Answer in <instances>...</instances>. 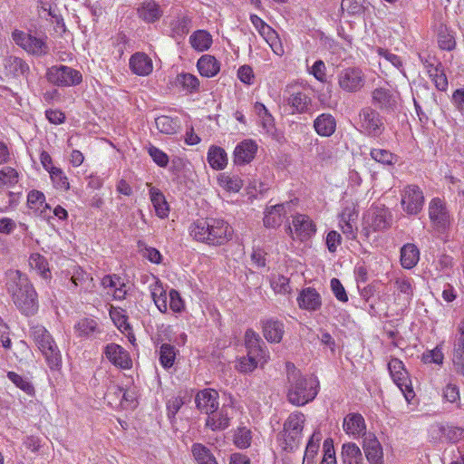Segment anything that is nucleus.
Segmentation results:
<instances>
[{
    "mask_svg": "<svg viewBox=\"0 0 464 464\" xmlns=\"http://www.w3.org/2000/svg\"><path fill=\"white\" fill-rule=\"evenodd\" d=\"M6 286L14 305L22 314L33 316L38 312V295L25 274L19 270L9 271Z\"/></svg>",
    "mask_w": 464,
    "mask_h": 464,
    "instance_id": "obj_1",
    "label": "nucleus"
},
{
    "mask_svg": "<svg viewBox=\"0 0 464 464\" xmlns=\"http://www.w3.org/2000/svg\"><path fill=\"white\" fill-rule=\"evenodd\" d=\"M287 400L295 406H304L317 395L319 382L313 376L304 375L293 362L285 363Z\"/></svg>",
    "mask_w": 464,
    "mask_h": 464,
    "instance_id": "obj_2",
    "label": "nucleus"
},
{
    "mask_svg": "<svg viewBox=\"0 0 464 464\" xmlns=\"http://www.w3.org/2000/svg\"><path fill=\"white\" fill-rule=\"evenodd\" d=\"M232 227L221 218H207L194 221L189 235L196 241L209 246H222L232 238Z\"/></svg>",
    "mask_w": 464,
    "mask_h": 464,
    "instance_id": "obj_3",
    "label": "nucleus"
},
{
    "mask_svg": "<svg viewBox=\"0 0 464 464\" xmlns=\"http://www.w3.org/2000/svg\"><path fill=\"white\" fill-rule=\"evenodd\" d=\"M245 345L247 354L238 359L236 368L240 372L247 373L253 372L258 364L262 366L266 363L269 355L266 343L252 329H247L245 333Z\"/></svg>",
    "mask_w": 464,
    "mask_h": 464,
    "instance_id": "obj_4",
    "label": "nucleus"
},
{
    "mask_svg": "<svg viewBox=\"0 0 464 464\" xmlns=\"http://www.w3.org/2000/svg\"><path fill=\"white\" fill-rule=\"evenodd\" d=\"M30 336L42 352L51 369L61 365L62 355L50 333L42 325H34L30 329Z\"/></svg>",
    "mask_w": 464,
    "mask_h": 464,
    "instance_id": "obj_5",
    "label": "nucleus"
},
{
    "mask_svg": "<svg viewBox=\"0 0 464 464\" xmlns=\"http://www.w3.org/2000/svg\"><path fill=\"white\" fill-rule=\"evenodd\" d=\"M46 80L58 87H70L80 84L82 75L80 71L67 65H53L47 69Z\"/></svg>",
    "mask_w": 464,
    "mask_h": 464,
    "instance_id": "obj_6",
    "label": "nucleus"
},
{
    "mask_svg": "<svg viewBox=\"0 0 464 464\" xmlns=\"http://www.w3.org/2000/svg\"><path fill=\"white\" fill-rule=\"evenodd\" d=\"M359 120V125L367 136L380 137L385 130L382 117L371 107H365L360 111Z\"/></svg>",
    "mask_w": 464,
    "mask_h": 464,
    "instance_id": "obj_7",
    "label": "nucleus"
},
{
    "mask_svg": "<svg viewBox=\"0 0 464 464\" xmlns=\"http://www.w3.org/2000/svg\"><path fill=\"white\" fill-rule=\"evenodd\" d=\"M401 205L407 215H418L424 205V195L417 185L406 186L401 193Z\"/></svg>",
    "mask_w": 464,
    "mask_h": 464,
    "instance_id": "obj_8",
    "label": "nucleus"
},
{
    "mask_svg": "<svg viewBox=\"0 0 464 464\" xmlns=\"http://www.w3.org/2000/svg\"><path fill=\"white\" fill-rule=\"evenodd\" d=\"M304 415L296 411L291 413L284 424L285 430V449L294 450L297 447L301 433L304 429Z\"/></svg>",
    "mask_w": 464,
    "mask_h": 464,
    "instance_id": "obj_9",
    "label": "nucleus"
},
{
    "mask_svg": "<svg viewBox=\"0 0 464 464\" xmlns=\"http://www.w3.org/2000/svg\"><path fill=\"white\" fill-rule=\"evenodd\" d=\"M13 40L28 53L43 56L49 53V47L45 41L32 34L15 30L13 32Z\"/></svg>",
    "mask_w": 464,
    "mask_h": 464,
    "instance_id": "obj_10",
    "label": "nucleus"
},
{
    "mask_svg": "<svg viewBox=\"0 0 464 464\" xmlns=\"http://www.w3.org/2000/svg\"><path fill=\"white\" fill-rule=\"evenodd\" d=\"M338 84L344 92H357L364 86L365 77L361 69L348 67L338 73Z\"/></svg>",
    "mask_w": 464,
    "mask_h": 464,
    "instance_id": "obj_11",
    "label": "nucleus"
},
{
    "mask_svg": "<svg viewBox=\"0 0 464 464\" xmlns=\"http://www.w3.org/2000/svg\"><path fill=\"white\" fill-rule=\"evenodd\" d=\"M392 216L385 207H372L364 216V223L372 231H383L392 226Z\"/></svg>",
    "mask_w": 464,
    "mask_h": 464,
    "instance_id": "obj_12",
    "label": "nucleus"
},
{
    "mask_svg": "<svg viewBox=\"0 0 464 464\" xmlns=\"http://www.w3.org/2000/svg\"><path fill=\"white\" fill-rule=\"evenodd\" d=\"M429 216L434 227L440 232H444L450 224V214L446 205L439 198H434L430 202Z\"/></svg>",
    "mask_w": 464,
    "mask_h": 464,
    "instance_id": "obj_13",
    "label": "nucleus"
},
{
    "mask_svg": "<svg viewBox=\"0 0 464 464\" xmlns=\"http://www.w3.org/2000/svg\"><path fill=\"white\" fill-rule=\"evenodd\" d=\"M219 394L218 391L210 388L198 391L195 396L197 409L204 414H211L219 407Z\"/></svg>",
    "mask_w": 464,
    "mask_h": 464,
    "instance_id": "obj_14",
    "label": "nucleus"
},
{
    "mask_svg": "<svg viewBox=\"0 0 464 464\" xmlns=\"http://www.w3.org/2000/svg\"><path fill=\"white\" fill-rule=\"evenodd\" d=\"M233 409L223 405L220 409L216 410L211 414H208L205 421V427L212 431L224 430L230 425Z\"/></svg>",
    "mask_w": 464,
    "mask_h": 464,
    "instance_id": "obj_15",
    "label": "nucleus"
},
{
    "mask_svg": "<svg viewBox=\"0 0 464 464\" xmlns=\"http://www.w3.org/2000/svg\"><path fill=\"white\" fill-rule=\"evenodd\" d=\"M372 103L382 111H392L397 104V95L390 89L376 88L372 92Z\"/></svg>",
    "mask_w": 464,
    "mask_h": 464,
    "instance_id": "obj_16",
    "label": "nucleus"
},
{
    "mask_svg": "<svg viewBox=\"0 0 464 464\" xmlns=\"http://www.w3.org/2000/svg\"><path fill=\"white\" fill-rule=\"evenodd\" d=\"M453 370L464 368V318L457 326L452 350Z\"/></svg>",
    "mask_w": 464,
    "mask_h": 464,
    "instance_id": "obj_17",
    "label": "nucleus"
},
{
    "mask_svg": "<svg viewBox=\"0 0 464 464\" xmlns=\"http://www.w3.org/2000/svg\"><path fill=\"white\" fill-rule=\"evenodd\" d=\"M362 448L370 464H383L382 448L374 435L368 434L364 437Z\"/></svg>",
    "mask_w": 464,
    "mask_h": 464,
    "instance_id": "obj_18",
    "label": "nucleus"
},
{
    "mask_svg": "<svg viewBox=\"0 0 464 464\" xmlns=\"http://www.w3.org/2000/svg\"><path fill=\"white\" fill-rule=\"evenodd\" d=\"M106 358L114 365L122 369L131 367V360L129 353L119 344L110 343L104 349Z\"/></svg>",
    "mask_w": 464,
    "mask_h": 464,
    "instance_id": "obj_19",
    "label": "nucleus"
},
{
    "mask_svg": "<svg viewBox=\"0 0 464 464\" xmlns=\"http://www.w3.org/2000/svg\"><path fill=\"white\" fill-rule=\"evenodd\" d=\"M297 303L301 309L314 312L321 308L322 298L314 288L306 287L300 292L297 297Z\"/></svg>",
    "mask_w": 464,
    "mask_h": 464,
    "instance_id": "obj_20",
    "label": "nucleus"
},
{
    "mask_svg": "<svg viewBox=\"0 0 464 464\" xmlns=\"http://www.w3.org/2000/svg\"><path fill=\"white\" fill-rule=\"evenodd\" d=\"M257 150V145L251 140H246L237 144L234 150V162L237 165H244L249 163L254 158Z\"/></svg>",
    "mask_w": 464,
    "mask_h": 464,
    "instance_id": "obj_21",
    "label": "nucleus"
},
{
    "mask_svg": "<svg viewBox=\"0 0 464 464\" xmlns=\"http://www.w3.org/2000/svg\"><path fill=\"white\" fill-rule=\"evenodd\" d=\"M292 223L296 237L301 240L307 239L315 233V225L306 215L296 214L293 217Z\"/></svg>",
    "mask_w": 464,
    "mask_h": 464,
    "instance_id": "obj_22",
    "label": "nucleus"
},
{
    "mask_svg": "<svg viewBox=\"0 0 464 464\" xmlns=\"http://www.w3.org/2000/svg\"><path fill=\"white\" fill-rule=\"evenodd\" d=\"M131 72L140 76H147L153 70L152 60L144 53H135L130 58Z\"/></svg>",
    "mask_w": 464,
    "mask_h": 464,
    "instance_id": "obj_23",
    "label": "nucleus"
},
{
    "mask_svg": "<svg viewBox=\"0 0 464 464\" xmlns=\"http://www.w3.org/2000/svg\"><path fill=\"white\" fill-rule=\"evenodd\" d=\"M138 16L145 23H155L163 15V10L154 0L143 2L137 9Z\"/></svg>",
    "mask_w": 464,
    "mask_h": 464,
    "instance_id": "obj_24",
    "label": "nucleus"
},
{
    "mask_svg": "<svg viewBox=\"0 0 464 464\" xmlns=\"http://www.w3.org/2000/svg\"><path fill=\"white\" fill-rule=\"evenodd\" d=\"M290 208V203L276 204L267 208L265 212L264 225L266 227H276L281 225L283 217L286 214V208Z\"/></svg>",
    "mask_w": 464,
    "mask_h": 464,
    "instance_id": "obj_25",
    "label": "nucleus"
},
{
    "mask_svg": "<svg viewBox=\"0 0 464 464\" xmlns=\"http://www.w3.org/2000/svg\"><path fill=\"white\" fill-rule=\"evenodd\" d=\"M286 103L292 108V113H305L312 103V99L304 92H290Z\"/></svg>",
    "mask_w": 464,
    "mask_h": 464,
    "instance_id": "obj_26",
    "label": "nucleus"
},
{
    "mask_svg": "<svg viewBox=\"0 0 464 464\" xmlns=\"http://www.w3.org/2000/svg\"><path fill=\"white\" fill-rule=\"evenodd\" d=\"M314 128L318 135L330 137L336 130L335 118L330 113H322L314 121Z\"/></svg>",
    "mask_w": 464,
    "mask_h": 464,
    "instance_id": "obj_27",
    "label": "nucleus"
},
{
    "mask_svg": "<svg viewBox=\"0 0 464 464\" xmlns=\"http://www.w3.org/2000/svg\"><path fill=\"white\" fill-rule=\"evenodd\" d=\"M5 69L7 75L13 77H27L30 72L28 63L22 58L16 56H9L5 60Z\"/></svg>",
    "mask_w": 464,
    "mask_h": 464,
    "instance_id": "obj_28",
    "label": "nucleus"
},
{
    "mask_svg": "<svg viewBox=\"0 0 464 464\" xmlns=\"http://www.w3.org/2000/svg\"><path fill=\"white\" fill-rule=\"evenodd\" d=\"M285 333L284 324L276 319H267L263 322V334L270 343H280Z\"/></svg>",
    "mask_w": 464,
    "mask_h": 464,
    "instance_id": "obj_29",
    "label": "nucleus"
},
{
    "mask_svg": "<svg viewBox=\"0 0 464 464\" xmlns=\"http://www.w3.org/2000/svg\"><path fill=\"white\" fill-rule=\"evenodd\" d=\"M78 337L93 338L102 333L98 322L93 318H82L74 325Z\"/></svg>",
    "mask_w": 464,
    "mask_h": 464,
    "instance_id": "obj_30",
    "label": "nucleus"
},
{
    "mask_svg": "<svg viewBox=\"0 0 464 464\" xmlns=\"http://www.w3.org/2000/svg\"><path fill=\"white\" fill-rule=\"evenodd\" d=\"M343 428L348 434L353 435H365V421L363 417L360 413H350L344 420Z\"/></svg>",
    "mask_w": 464,
    "mask_h": 464,
    "instance_id": "obj_31",
    "label": "nucleus"
},
{
    "mask_svg": "<svg viewBox=\"0 0 464 464\" xmlns=\"http://www.w3.org/2000/svg\"><path fill=\"white\" fill-rule=\"evenodd\" d=\"M150 198L156 215L160 218H167L169 212V208L164 194L159 188L150 187Z\"/></svg>",
    "mask_w": 464,
    "mask_h": 464,
    "instance_id": "obj_32",
    "label": "nucleus"
},
{
    "mask_svg": "<svg viewBox=\"0 0 464 464\" xmlns=\"http://www.w3.org/2000/svg\"><path fill=\"white\" fill-rule=\"evenodd\" d=\"M197 67L199 73L207 78L215 76L220 70L218 60L208 54H205L198 59Z\"/></svg>",
    "mask_w": 464,
    "mask_h": 464,
    "instance_id": "obj_33",
    "label": "nucleus"
},
{
    "mask_svg": "<svg viewBox=\"0 0 464 464\" xmlns=\"http://www.w3.org/2000/svg\"><path fill=\"white\" fill-rule=\"evenodd\" d=\"M420 260V251L414 244H406L401 249V264L403 268H413Z\"/></svg>",
    "mask_w": 464,
    "mask_h": 464,
    "instance_id": "obj_34",
    "label": "nucleus"
},
{
    "mask_svg": "<svg viewBox=\"0 0 464 464\" xmlns=\"http://www.w3.org/2000/svg\"><path fill=\"white\" fill-rule=\"evenodd\" d=\"M208 161L214 169H223L227 164V156L224 149L211 146L208 151Z\"/></svg>",
    "mask_w": 464,
    "mask_h": 464,
    "instance_id": "obj_35",
    "label": "nucleus"
},
{
    "mask_svg": "<svg viewBox=\"0 0 464 464\" xmlns=\"http://www.w3.org/2000/svg\"><path fill=\"white\" fill-rule=\"evenodd\" d=\"M189 43L195 50L204 52L212 44V36L206 30H197L189 36Z\"/></svg>",
    "mask_w": 464,
    "mask_h": 464,
    "instance_id": "obj_36",
    "label": "nucleus"
},
{
    "mask_svg": "<svg viewBox=\"0 0 464 464\" xmlns=\"http://www.w3.org/2000/svg\"><path fill=\"white\" fill-rule=\"evenodd\" d=\"M191 453L198 464H218L211 450L202 443H194L191 446Z\"/></svg>",
    "mask_w": 464,
    "mask_h": 464,
    "instance_id": "obj_37",
    "label": "nucleus"
},
{
    "mask_svg": "<svg viewBox=\"0 0 464 464\" xmlns=\"http://www.w3.org/2000/svg\"><path fill=\"white\" fill-rule=\"evenodd\" d=\"M155 124L157 129L163 134H175L180 127L178 117L172 118L167 115H161L156 118Z\"/></svg>",
    "mask_w": 464,
    "mask_h": 464,
    "instance_id": "obj_38",
    "label": "nucleus"
},
{
    "mask_svg": "<svg viewBox=\"0 0 464 464\" xmlns=\"http://www.w3.org/2000/svg\"><path fill=\"white\" fill-rule=\"evenodd\" d=\"M342 459L343 464H361L362 454L355 443H345L342 448Z\"/></svg>",
    "mask_w": 464,
    "mask_h": 464,
    "instance_id": "obj_39",
    "label": "nucleus"
},
{
    "mask_svg": "<svg viewBox=\"0 0 464 464\" xmlns=\"http://www.w3.org/2000/svg\"><path fill=\"white\" fill-rule=\"evenodd\" d=\"M429 76L439 91L447 90L448 79L441 63H438L435 68L429 69Z\"/></svg>",
    "mask_w": 464,
    "mask_h": 464,
    "instance_id": "obj_40",
    "label": "nucleus"
},
{
    "mask_svg": "<svg viewBox=\"0 0 464 464\" xmlns=\"http://www.w3.org/2000/svg\"><path fill=\"white\" fill-rule=\"evenodd\" d=\"M370 156L376 162L382 165L392 166L397 162L398 157L388 150L372 149Z\"/></svg>",
    "mask_w": 464,
    "mask_h": 464,
    "instance_id": "obj_41",
    "label": "nucleus"
},
{
    "mask_svg": "<svg viewBox=\"0 0 464 464\" xmlns=\"http://www.w3.org/2000/svg\"><path fill=\"white\" fill-rule=\"evenodd\" d=\"M191 20L188 16H182L170 23V29L173 37H183L188 34Z\"/></svg>",
    "mask_w": 464,
    "mask_h": 464,
    "instance_id": "obj_42",
    "label": "nucleus"
},
{
    "mask_svg": "<svg viewBox=\"0 0 464 464\" xmlns=\"http://www.w3.org/2000/svg\"><path fill=\"white\" fill-rule=\"evenodd\" d=\"M151 298L157 308L161 313L167 312V293L163 289V286L161 285L156 283V285L153 287L151 286Z\"/></svg>",
    "mask_w": 464,
    "mask_h": 464,
    "instance_id": "obj_43",
    "label": "nucleus"
},
{
    "mask_svg": "<svg viewBox=\"0 0 464 464\" xmlns=\"http://www.w3.org/2000/svg\"><path fill=\"white\" fill-rule=\"evenodd\" d=\"M438 44L440 49L451 51L456 47V41L447 27L440 26L438 32Z\"/></svg>",
    "mask_w": 464,
    "mask_h": 464,
    "instance_id": "obj_44",
    "label": "nucleus"
},
{
    "mask_svg": "<svg viewBox=\"0 0 464 464\" xmlns=\"http://www.w3.org/2000/svg\"><path fill=\"white\" fill-rule=\"evenodd\" d=\"M388 369L394 382L398 386H401L402 383H401V382L405 379V375L407 374L402 362L399 359H392L388 363Z\"/></svg>",
    "mask_w": 464,
    "mask_h": 464,
    "instance_id": "obj_45",
    "label": "nucleus"
},
{
    "mask_svg": "<svg viewBox=\"0 0 464 464\" xmlns=\"http://www.w3.org/2000/svg\"><path fill=\"white\" fill-rule=\"evenodd\" d=\"M175 358H176L175 347L169 343H163L160 349V364L165 369H169L173 365Z\"/></svg>",
    "mask_w": 464,
    "mask_h": 464,
    "instance_id": "obj_46",
    "label": "nucleus"
},
{
    "mask_svg": "<svg viewBox=\"0 0 464 464\" xmlns=\"http://www.w3.org/2000/svg\"><path fill=\"white\" fill-rule=\"evenodd\" d=\"M218 181L221 187L232 192H238L243 186L242 179L237 175L228 176L221 174L218 178Z\"/></svg>",
    "mask_w": 464,
    "mask_h": 464,
    "instance_id": "obj_47",
    "label": "nucleus"
},
{
    "mask_svg": "<svg viewBox=\"0 0 464 464\" xmlns=\"http://www.w3.org/2000/svg\"><path fill=\"white\" fill-rule=\"evenodd\" d=\"M7 377L17 388L21 389L26 394L33 395L34 393L33 384L26 378H24L14 372H8Z\"/></svg>",
    "mask_w": 464,
    "mask_h": 464,
    "instance_id": "obj_48",
    "label": "nucleus"
},
{
    "mask_svg": "<svg viewBox=\"0 0 464 464\" xmlns=\"http://www.w3.org/2000/svg\"><path fill=\"white\" fill-rule=\"evenodd\" d=\"M177 83L189 92H195L199 87V80L191 73H179L177 76Z\"/></svg>",
    "mask_w": 464,
    "mask_h": 464,
    "instance_id": "obj_49",
    "label": "nucleus"
},
{
    "mask_svg": "<svg viewBox=\"0 0 464 464\" xmlns=\"http://www.w3.org/2000/svg\"><path fill=\"white\" fill-rule=\"evenodd\" d=\"M30 265L33 268L38 271L43 278L46 279L50 276L48 262L42 255L33 254L31 256Z\"/></svg>",
    "mask_w": 464,
    "mask_h": 464,
    "instance_id": "obj_50",
    "label": "nucleus"
},
{
    "mask_svg": "<svg viewBox=\"0 0 464 464\" xmlns=\"http://www.w3.org/2000/svg\"><path fill=\"white\" fill-rule=\"evenodd\" d=\"M251 431L246 427L238 428L234 434V443L237 448L246 449L251 444Z\"/></svg>",
    "mask_w": 464,
    "mask_h": 464,
    "instance_id": "obj_51",
    "label": "nucleus"
},
{
    "mask_svg": "<svg viewBox=\"0 0 464 464\" xmlns=\"http://www.w3.org/2000/svg\"><path fill=\"white\" fill-rule=\"evenodd\" d=\"M394 285L397 290L405 295L407 299H411L413 295V281L407 276L396 278Z\"/></svg>",
    "mask_w": 464,
    "mask_h": 464,
    "instance_id": "obj_52",
    "label": "nucleus"
},
{
    "mask_svg": "<svg viewBox=\"0 0 464 464\" xmlns=\"http://www.w3.org/2000/svg\"><path fill=\"white\" fill-rule=\"evenodd\" d=\"M366 0H343L342 9L346 10L350 14H361L365 10Z\"/></svg>",
    "mask_w": 464,
    "mask_h": 464,
    "instance_id": "obj_53",
    "label": "nucleus"
},
{
    "mask_svg": "<svg viewBox=\"0 0 464 464\" xmlns=\"http://www.w3.org/2000/svg\"><path fill=\"white\" fill-rule=\"evenodd\" d=\"M18 172L12 167H5L0 170V187L14 186L18 182Z\"/></svg>",
    "mask_w": 464,
    "mask_h": 464,
    "instance_id": "obj_54",
    "label": "nucleus"
},
{
    "mask_svg": "<svg viewBox=\"0 0 464 464\" xmlns=\"http://www.w3.org/2000/svg\"><path fill=\"white\" fill-rule=\"evenodd\" d=\"M49 174L54 186L57 188L63 190H68L70 188L68 179L60 168H56L53 170H51Z\"/></svg>",
    "mask_w": 464,
    "mask_h": 464,
    "instance_id": "obj_55",
    "label": "nucleus"
},
{
    "mask_svg": "<svg viewBox=\"0 0 464 464\" xmlns=\"http://www.w3.org/2000/svg\"><path fill=\"white\" fill-rule=\"evenodd\" d=\"M271 286L274 291L278 294L285 295L291 292L289 278L281 275L273 276L271 280Z\"/></svg>",
    "mask_w": 464,
    "mask_h": 464,
    "instance_id": "obj_56",
    "label": "nucleus"
},
{
    "mask_svg": "<svg viewBox=\"0 0 464 464\" xmlns=\"http://www.w3.org/2000/svg\"><path fill=\"white\" fill-rule=\"evenodd\" d=\"M148 153L158 166L161 168L167 167L169 159V156L163 150H160L159 148L153 145H150L148 148Z\"/></svg>",
    "mask_w": 464,
    "mask_h": 464,
    "instance_id": "obj_57",
    "label": "nucleus"
},
{
    "mask_svg": "<svg viewBox=\"0 0 464 464\" xmlns=\"http://www.w3.org/2000/svg\"><path fill=\"white\" fill-rule=\"evenodd\" d=\"M320 440H321L320 433L314 432L311 436V438L306 445L305 451H304V460H307V459H314V458L319 449V441Z\"/></svg>",
    "mask_w": 464,
    "mask_h": 464,
    "instance_id": "obj_58",
    "label": "nucleus"
},
{
    "mask_svg": "<svg viewBox=\"0 0 464 464\" xmlns=\"http://www.w3.org/2000/svg\"><path fill=\"white\" fill-rule=\"evenodd\" d=\"M444 354L439 347L427 351L422 353L421 360L424 363L441 364L443 362Z\"/></svg>",
    "mask_w": 464,
    "mask_h": 464,
    "instance_id": "obj_59",
    "label": "nucleus"
},
{
    "mask_svg": "<svg viewBox=\"0 0 464 464\" xmlns=\"http://www.w3.org/2000/svg\"><path fill=\"white\" fill-rule=\"evenodd\" d=\"M309 72L312 73L316 80L321 82H326V66L324 61L317 60L314 65L309 70Z\"/></svg>",
    "mask_w": 464,
    "mask_h": 464,
    "instance_id": "obj_60",
    "label": "nucleus"
},
{
    "mask_svg": "<svg viewBox=\"0 0 464 464\" xmlns=\"http://www.w3.org/2000/svg\"><path fill=\"white\" fill-rule=\"evenodd\" d=\"M444 439L450 442H457L464 439V429L445 425Z\"/></svg>",
    "mask_w": 464,
    "mask_h": 464,
    "instance_id": "obj_61",
    "label": "nucleus"
},
{
    "mask_svg": "<svg viewBox=\"0 0 464 464\" xmlns=\"http://www.w3.org/2000/svg\"><path fill=\"white\" fill-rule=\"evenodd\" d=\"M169 308L174 313H180L184 309V302L176 289H170L169 293Z\"/></svg>",
    "mask_w": 464,
    "mask_h": 464,
    "instance_id": "obj_62",
    "label": "nucleus"
},
{
    "mask_svg": "<svg viewBox=\"0 0 464 464\" xmlns=\"http://www.w3.org/2000/svg\"><path fill=\"white\" fill-rule=\"evenodd\" d=\"M45 202V196L39 190H31L27 196V205L30 208H38Z\"/></svg>",
    "mask_w": 464,
    "mask_h": 464,
    "instance_id": "obj_63",
    "label": "nucleus"
},
{
    "mask_svg": "<svg viewBox=\"0 0 464 464\" xmlns=\"http://www.w3.org/2000/svg\"><path fill=\"white\" fill-rule=\"evenodd\" d=\"M330 285L331 289L337 300L343 303L348 301V295L346 294V291L339 279L333 278L331 280Z\"/></svg>",
    "mask_w": 464,
    "mask_h": 464,
    "instance_id": "obj_64",
    "label": "nucleus"
}]
</instances>
